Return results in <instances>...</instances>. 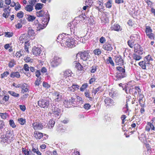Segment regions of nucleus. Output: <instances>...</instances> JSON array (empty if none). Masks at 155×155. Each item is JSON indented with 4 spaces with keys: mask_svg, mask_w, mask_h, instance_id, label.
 Here are the masks:
<instances>
[{
    "mask_svg": "<svg viewBox=\"0 0 155 155\" xmlns=\"http://www.w3.org/2000/svg\"><path fill=\"white\" fill-rule=\"evenodd\" d=\"M80 56L81 59L84 61H86L88 60L90 57L89 53L87 51H84L82 52H80L77 54L76 57Z\"/></svg>",
    "mask_w": 155,
    "mask_h": 155,
    "instance_id": "423d86ee",
    "label": "nucleus"
},
{
    "mask_svg": "<svg viewBox=\"0 0 155 155\" xmlns=\"http://www.w3.org/2000/svg\"><path fill=\"white\" fill-rule=\"evenodd\" d=\"M27 16L28 17L26 19L28 21L32 22L35 20L36 18L35 17L34 15H28Z\"/></svg>",
    "mask_w": 155,
    "mask_h": 155,
    "instance_id": "7c9ffc66",
    "label": "nucleus"
},
{
    "mask_svg": "<svg viewBox=\"0 0 155 155\" xmlns=\"http://www.w3.org/2000/svg\"><path fill=\"white\" fill-rule=\"evenodd\" d=\"M123 89L124 90L126 93L127 94H130V92H129V89H128V87L124 85V86H122Z\"/></svg>",
    "mask_w": 155,
    "mask_h": 155,
    "instance_id": "5fc2aeb1",
    "label": "nucleus"
},
{
    "mask_svg": "<svg viewBox=\"0 0 155 155\" xmlns=\"http://www.w3.org/2000/svg\"><path fill=\"white\" fill-rule=\"evenodd\" d=\"M134 51L135 53L141 55L143 52V48L138 44H135L134 47Z\"/></svg>",
    "mask_w": 155,
    "mask_h": 155,
    "instance_id": "9d476101",
    "label": "nucleus"
},
{
    "mask_svg": "<svg viewBox=\"0 0 155 155\" xmlns=\"http://www.w3.org/2000/svg\"><path fill=\"white\" fill-rule=\"evenodd\" d=\"M13 35V33L12 32H7L5 33V36L7 37H11Z\"/></svg>",
    "mask_w": 155,
    "mask_h": 155,
    "instance_id": "13d9d810",
    "label": "nucleus"
},
{
    "mask_svg": "<svg viewBox=\"0 0 155 155\" xmlns=\"http://www.w3.org/2000/svg\"><path fill=\"white\" fill-rule=\"evenodd\" d=\"M138 37V35L136 34L130 36V39L134 41L137 40Z\"/></svg>",
    "mask_w": 155,
    "mask_h": 155,
    "instance_id": "49530a36",
    "label": "nucleus"
},
{
    "mask_svg": "<svg viewBox=\"0 0 155 155\" xmlns=\"http://www.w3.org/2000/svg\"><path fill=\"white\" fill-rule=\"evenodd\" d=\"M97 66L96 65L92 66L91 67V72L92 73H94L96 71L97 69Z\"/></svg>",
    "mask_w": 155,
    "mask_h": 155,
    "instance_id": "6e6d98bb",
    "label": "nucleus"
},
{
    "mask_svg": "<svg viewBox=\"0 0 155 155\" xmlns=\"http://www.w3.org/2000/svg\"><path fill=\"white\" fill-rule=\"evenodd\" d=\"M88 86V85L86 83L84 84L80 88V90L81 91H83Z\"/></svg>",
    "mask_w": 155,
    "mask_h": 155,
    "instance_id": "603ef678",
    "label": "nucleus"
},
{
    "mask_svg": "<svg viewBox=\"0 0 155 155\" xmlns=\"http://www.w3.org/2000/svg\"><path fill=\"white\" fill-rule=\"evenodd\" d=\"M51 107H50V111L49 112V114H53L57 116H59L61 113V110L58 107H56L54 105H51Z\"/></svg>",
    "mask_w": 155,
    "mask_h": 155,
    "instance_id": "39448f33",
    "label": "nucleus"
},
{
    "mask_svg": "<svg viewBox=\"0 0 155 155\" xmlns=\"http://www.w3.org/2000/svg\"><path fill=\"white\" fill-rule=\"evenodd\" d=\"M29 67L27 64H25L23 66L24 69L26 71H29Z\"/></svg>",
    "mask_w": 155,
    "mask_h": 155,
    "instance_id": "e2e57ef3",
    "label": "nucleus"
},
{
    "mask_svg": "<svg viewBox=\"0 0 155 155\" xmlns=\"http://www.w3.org/2000/svg\"><path fill=\"white\" fill-rule=\"evenodd\" d=\"M146 130L147 131H149L150 130H154L155 128L153 125L150 122H147V125L146 127Z\"/></svg>",
    "mask_w": 155,
    "mask_h": 155,
    "instance_id": "f3484780",
    "label": "nucleus"
},
{
    "mask_svg": "<svg viewBox=\"0 0 155 155\" xmlns=\"http://www.w3.org/2000/svg\"><path fill=\"white\" fill-rule=\"evenodd\" d=\"M137 54L135 53L133 54V59L136 61L140 60L142 58V57L140 55H138Z\"/></svg>",
    "mask_w": 155,
    "mask_h": 155,
    "instance_id": "f704fd0d",
    "label": "nucleus"
},
{
    "mask_svg": "<svg viewBox=\"0 0 155 155\" xmlns=\"http://www.w3.org/2000/svg\"><path fill=\"white\" fill-rule=\"evenodd\" d=\"M66 35L67 34L64 33L61 34V35H60L58 36L56 40L57 41L61 44L62 45L63 44V45H64V42L65 39H66L67 42H68V41H69V39H66Z\"/></svg>",
    "mask_w": 155,
    "mask_h": 155,
    "instance_id": "0eeeda50",
    "label": "nucleus"
},
{
    "mask_svg": "<svg viewBox=\"0 0 155 155\" xmlns=\"http://www.w3.org/2000/svg\"><path fill=\"white\" fill-rule=\"evenodd\" d=\"M12 133L11 130H8L6 132L5 136L1 135V136L0 137L1 141L6 144H9L13 141L14 138Z\"/></svg>",
    "mask_w": 155,
    "mask_h": 155,
    "instance_id": "f257e3e1",
    "label": "nucleus"
},
{
    "mask_svg": "<svg viewBox=\"0 0 155 155\" xmlns=\"http://www.w3.org/2000/svg\"><path fill=\"white\" fill-rule=\"evenodd\" d=\"M93 53L95 55H99L101 53V51L100 49H96L93 51Z\"/></svg>",
    "mask_w": 155,
    "mask_h": 155,
    "instance_id": "37998d69",
    "label": "nucleus"
},
{
    "mask_svg": "<svg viewBox=\"0 0 155 155\" xmlns=\"http://www.w3.org/2000/svg\"><path fill=\"white\" fill-rule=\"evenodd\" d=\"M115 62L117 65H122L124 64V61L121 57L120 55L114 56Z\"/></svg>",
    "mask_w": 155,
    "mask_h": 155,
    "instance_id": "9b49d317",
    "label": "nucleus"
},
{
    "mask_svg": "<svg viewBox=\"0 0 155 155\" xmlns=\"http://www.w3.org/2000/svg\"><path fill=\"white\" fill-rule=\"evenodd\" d=\"M116 69L117 70L116 74L115 75L114 79L116 81L120 80L123 78H125L127 76L125 72V69L120 66L116 67Z\"/></svg>",
    "mask_w": 155,
    "mask_h": 155,
    "instance_id": "f03ea898",
    "label": "nucleus"
},
{
    "mask_svg": "<svg viewBox=\"0 0 155 155\" xmlns=\"http://www.w3.org/2000/svg\"><path fill=\"white\" fill-rule=\"evenodd\" d=\"M73 73L70 70H67L63 72V76L64 78H66L71 77Z\"/></svg>",
    "mask_w": 155,
    "mask_h": 155,
    "instance_id": "2eb2a0df",
    "label": "nucleus"
},
{
    "mask_svg": "<svg viewBox=\"0 0 155 155\" xmlns=\"http://www.w3.org/2000/svg\"><path fill=\"white\" fill-rule=\"evenodd\" d=\"M145 63H146L144 61H142L139 63V64L143 69H145L147 67H149Z\"/></svg>",
    "mask_w": 155,
    "mask_h": 155,
    "instance_id": "2f4dec72",
    "label": "nucleus"
},
{
    "mask_svg": "<svg viewBox=\"0 0 155 155\" xmlns=\"http://www.w3.org/2000/svg\"><path fill=\"white\" fill-rule=\"evenodd\" d=\"M84 95L85 97L89 98L90 101H92V98L90 96V92L88 91H86L84 93Z\"/></svg>",
    "mask_w": 155,
    "mask_h": 155,
    "instance_id": "8fccbe9b",
    "label": "nucleus"
},
{
    "mask_svg": "<svg viewBox=\"0 0 155 155\" xmlns=\"http://www.w3.org/2000/svg\"><path fill=\"white\" fill-rule=\"evenodd\" d=\"M44 6V4L40 3H37L35 6V9L38 10L42 9Z\"/></svg>",
    "mask_w": 155,
    "mask_h": 155,
    "instance_id": "c85d7f7f",
    "label": "nucleus"
},
{
    "mask_svg": "<svg viewBox=\"0 0 155 155\" xmlns=\"http://www.w3.org/2000/svg\"><path fill=\"white\" fill-rule=\"evenodd\" d=\"M28 34L30 36H34L35 35L34 31L33 29H29L28 31Z\"/></svg>",
    "mask_w": 155,
    "mask_h": 155,
    "instance_id": "4d7b16f0",
    "label": "nucleus"
},
{
    "mask_svg": "<svg viewBox=\"0 0 155 155\" xmlns=\"http://www.w3.org/2000/svg\"><path fill=\"white\" fill-rule=\"evenodd\" d=\"M49 94L52 95L53 99L56 101H60L61 99L62 95L58 92L51 93Z\"/></svg>",
    "mask_w": 155,
    "mask_h": 155,
    "instance_id": "1a4fd4ad",
    "label": "nucleus"
},
{
    "mask_svg": "<svg viewBox=\"0 0 155 155\" xmlns=\"http://www.w3.org/2000/svg\"><path fill=\"white\" fill-rule=\"evenodd\" d=\"M25 60L26 62H32V59L30 58L29 57H25Z\"/></svg>",
    "mask_w": 155,
    "mask_h": 155,
    "instance_id": "0e129e2a",
    "label": "nucleus"
},
{
    "mask_svg": "<svg viewBox=\"0 0 155 155\" xmlns=\"http://www.w3.org/2000/svg\"><path fill=\"white\" fill-rule=\"evenodd\" d=\"M9 74V73L8 71H6L4 72L3 74H1V78H3L5 77H6Z\"/></svg>",
    "mask_w": 155,
    "mask_h": 155,
    "instance_id": "052dcab7",
    "label": "nucleus"
},
{
    "mask_svg": "<svg viewBox=\"0 0 155 155\" xmlns=\"http://www.w3.org/2000/svg\"><path fill=\"white\" fill-rule=\"evenodd\" d=\"M110 28L111 30L117 31L121 30V28L120 27L118 24H115L112 25L111 27Z\"/></svg>",
    "mask_w": 155,
    "mask_h": 155,
    "instance_id": "412c9836",
    "label": "nucleus"
},
{
    "mask_svg": "<svg viewBox=\"0 0 155 155\" xmlns=\"http://www.w3.org/2000/svg\"><path fill=\"white\" fill-rule=\"evenodd\" d=\"M21 6L19 3L17 2L16 3V5H15V9L16 11H18L19 10V9L21 8Z\"/></svg>",
    "mask_w": 155,
    "mask_h": 155,
    "instance_id": "680f3d73",
    "label": "nucleus"
},
{
    "mask_svg": "<svg viewBox=\"0 0 155 155\" xmlns=\"http://www.w3.org/2000/svg\"><path fill=\"white\" fill-rule=\"evenodd\" d=\"M30 151L34 153H36L38 155H41V153L39 151L37 148H35L33 147L31 150H30Z\"/></svg>",
    "mask_w": 155,
    "mask_h": 155,
    "instance_id": "e433bc0d",
    "label": "nucleus"
},
{
    "mask_svg": "<svg viewBox=\"0 0 155 155\" xmlns=\"http://www.w3.org/2000/svg\"><path fill=\"white\" fill-rule=\"evenodd\" d=\"M15 64V61L14 60H12L9 61L8 66L9 68H11L13 67Z\"/></svg>",
    "mask_w": 155,
    "mask_h": 155,
    "instance_id": "c03bdc74",
    "label": "nucleus"
},
{
    "mask_svg": "<svg viewBox=\"0 0 155 155\" xmlns=\"http://www.w3.org/2000/svg\"><path fill=\"white\" fill-rule=\"evenodd\" d=\"M36 15L38 17H42L44 16L45 12L43 10H41L40 11H37L36 12Z\"/></svg>",
    "mask_w": 155,
    "mask_h": 155,
    "instance_id": "a878e982",
    "label": "nucleus"
},
{
    "mask_svg": "<svg viewBox=\"0 0 155 155\" xmlns=\"http://www.w3.org/2000/svg\"><path fill=\"white\" fill-rule=\"evenodd\" d=\"M103 48L105 50L111 51L113 49V47L111 44L106 43L103 46Z\"/></svg>",
    "mask_w": 155,
    "mask_h": 155,
    "instance_id": "aec40b11",
    "label": "nucleus"
},
{
    "mask_svg": "<svg viewBox=\"0 0 155 155\" xmlns=\"http://www.w3.org/2000/svg\"><path fill=\"white\" fill-rule=\"evenodd\" d=\"M10 77L12 78H19L20 75L18 72H13L11 74Z\"/></svg>",
    "mask_w": 155,
    "mask_h": 155,
    "instance_id": "393cba45",
    "label": "nucleus"
},
{
    "mask_svg": "<svg viewBox=\"0 0 155 155\" xmlns=\"http://www.w3.org/2000/svg\"><path fill=\"white\" fill-rule=\"evenodd\" d=\"M41 77L37 78L35 83V86H38L40 85L41 82Z\"/></svg>",
    "mask_w": 155,
    "mask_h": 155,
    "instance_id": "de8ad7c7",
    "label": "nucleus"
},
{
    "mask_svg": "<svg viewBox=\"0 0 155 155\" xmlns=\"http://www.w3.org/2000/svg\"><path fill=\"white\" fill-rule=\"evenodd\" d=\"M128 87L129 89V92H130V94H131L133 92H134V91L135 90H137L138 92L140 91V88L138 86L135 87L134 88L133 87Z\"/></svg>",
    "mask_w": 155,
    "mask_h": 155,
    "instance_id": "b1692460",
    "label": "nucleus"
},
{
    "mask_svg": "<svg viewBox=\"0 0 155 155\" xmlns=\"http://www.w3.org/2000/svg\"><path fill=\"white\" fill-rule=\"evenodd\" d=\"M146 36L151 40H154L155 35L152 32L148 34Z\"/></svg>",
    "mask_w": 155,
    "mask_h": 155,
    "instance_id": "a19ab883",
    "label": "nucleus"
},
{
    "mask_svg": "<svg viewBox=\"0 0 155 155\" xmlns=\"http://www.w3.org/2000/svg\"><path fill=\"white\" fill-rule=\"evenodd\" d=\"M34 135L36 139H41L43 136L42 133L39 132L37 133V132L36 133H34Z\"/></svg>",
    "mask_w": 155,
    "mask_h": 155,
    "instance_id": "72a5a7b5",
    "label": "nucleus"
},
{
    "mask_svg": "<svg viewBox=\"0 0 155 155\" xmlns=\"http://www.w3.org/2000/svg\"><path fill=\"white\" fill-rule=\"evenodd\" d=\"M112 0H109L105 4L106 8H111L112 6Z\"/></svg>",
    "mask_w": 155,
    "mask_h": 155,
    "instance_id": "58836bf2",
    "label": "nucleus"
},
{
    "mask_svg": "<svg viewBox=\"0 0 155 155\" xmlns=\"http://www.w3.org/2000/svg\"><path fill=\"white\" fill-rule=\"evenodd\" d=\"M103 91V90L101 88V87H99L96 89H93L92 91V93L94 94V95H95L97 92H102Z\"/></svg>",
    "mask_w": 155,
    "mask_h": 155,
    "instance_id": "c756f323",
    "label": "nucleus"
},
{
    "mask_svg": "<svg viewBox=\"0 0 155 155\" xmlns=\"http://www.w3.org/2000/svg\"><path fill=\"white\" fill-rule=\"evenodd\" d=\"M29 46V43L28 42H26L25 43V51L28 52V47Z\"/></svg>",
    "mask_w": 155,
    "mask_h": 155,
    "instance_id": "bf43d9fd",
    "label": "nucleus"
},
{
    "mask_svg": "<svg viewBox=\"0 0 155 155\" xmlns=\"http://www.w3.org/2000/svg\"><path fill=\"white\" fill-rule=\"evenodd\" d=\"M24 13L22 11H20L17 14V17L19 18H22L23 17Z\"/></svg>",
    "mask_w": 155,
    "mask_h": 155,
    "instance_id": "864d4df0",
    "label": "nucleus"
},
{
    "mask_svg": "<svg viewBox=\"0 0 155 155\" xmlns=\"http://www.w3.org/2000/svg\"><path fill=\"white\" fill-rule=\"evenodd\" d=\"M152 30L149 26H146L145 32L146 33V35L152 32Z\"/></svg>",
    "mask_w": 155,
    "mask_h": 155,
    "instance_id": "c9c22d12",
    "label": "nucleus"
},
{
    "mask_svg": "<svg viewBox=\"0 0 155 155\" xmlns=\"http://www.w3.org/2000/svg\"><path fill=\"white\" fill-rule=\"evenodd\" d=\"M62 62L61 57L58 56H55L50 60V66L52 68H55L60 64Z\"/></svg>",
    "mask_w": 155,
    "mask_h": 155,
    "instance_id": "7ed1b4c3",
    "label": "nucleus"
},
{
    "mask_svg": "<svg viewBox=\"0 0 155 155\" xmlns=\"http://www.w3.org/2000/svg\"><path fill=\"white\" fill-rule=\"evenodd\" d=\"M72 26V24L71 23H69L68 24V28H69L70 29H71V31L72 32L73 31L72 30H73V33H75V32H76V33L77 34H78L79 33L78 32H77V30L76 29V28H75V27L76 26L75 25H74V28L73 29V28H72V29H71V26Z\"/></svg>",
    "mask_w": 155,
    "mask_h": 155,
    "instance_id": "bb28decb",
    "label": "nucleus"
},
{
    "mask_svg": "<svg viewBox=\"0 0 155 155\" xmlns=\"http://www.w3.org/2000/svg\"><path fill=\"white\" fill-rule=\"evenodd\" d=\"M73 65L75 68H77L79 70H82L83 68V66L79 62H77L76 61H74L73 63Z\"/></svg>",
    "mask_w": 155,
    "mask_h": 155,
    "instance_id": "6ab92c4d",
    "label": "nucleus"
},
{
    "mask_svg": "<svg viewBox=\"0 0 155 155\" xmlns=\"http://www.w3.org/2000/svg\"><path fill=\"white\" fill-rule=\"evenodd\" d=\"M134 41L131 40H129L127 42L128 45L131 48H132L134 46Z\"/></svg>",
    "mask_w": 155,
    "mask_h": 155,
    "instance_id": "a18cd8bd",
    "label": "nucleus"
},
{
    "mask_svg": "<svg viewBox=\"0 0 155 155\" xmlns=\"http://www.w3.org/2000/svg\"><path fill=\"white\" fill-rule=\"evenodd\" d=\"M38 105L41 107L48 108V102L45 100L39 101L38 102Z\"/></svg>",
    "mask_w": 155,
    "mask_h": 155,
    "instance_id": "f8f14e48",
    "label": "nucleus"
},
{
    "mask_svg": "<svg viewBox=\"0 0 155 155\" xmlns=\"http://www.w3.org/2000/svg\"><path fill=\"white\" fill-rule=\"evenodd\" d=\"M64 106L67 107H70L71 105V103L70 102V100H65L63 102Z\"/></svg>",
    "mask_w": 155,
    "mask_h": 155,
    "instance_id": "4c0bfd02",
    "label": "nucleus"
},
{
    "mask_svg": "<svg viewBox=\"0 0 155 155\" xmlns=\"http://www.w3.org/2000/svg\"><path fill=\"white\" fill-rule=\"evenodd\" d=\"M27 35L26 34L22 35L19 37V41L20 43H26L28 41H27V38L26 37Z\"/></svg>",
    "mask_w": 155,
    "mask_h": 155,
    "instance_id": "a211bd4d",
    "label": "nucleus"
},
{
    "mask_svg": "<svg viewBox=\"0 0 155 155\" xmlns=\"http://www.w3.org/2000/svg\"><path fill=\"white\" fill-rule=\"evenodd\" d=\"M8 93L14 97H18L19 96V94L13 91H8Z\"/></svg>",
    "mask_w": 155,
    "mask_h": 155,
    "instance_id": "ea45409f",
    "label": "nucleus"
},
{
    "mask_svg": "<svg viewBox=\"0 0 155 155\" xmlns=\"http://www.w3.org/2000/svg\"><path fill=\"white\" fill-rule=\"evenodd\" d=\"M91 107L90 105L89 104H85L84 106V108L87 110L89 109Z\"/></svg>",
    "mask_w": 155,
    "mask_h": 155,
    "instance_id": "69168bd1",
    "label": "nucleus"
},
{
    "mask_svg": "<svg viewBox=\"0 0 155 155\" xmlns=\"http://www.w3.org/2000/svg\"><path fill=\"white\" fill-rule=\"evenodd\" d=\"M106 62L107 64H110L112 66H114V61L110 57H109L106 60Z\"/></svg>",
    "mask_w": 155,
    "mask_h": 155,
    "instance_id": "cd10ccee",
    "label": "nucleus"
},
{
    "mask_svg": "<svg viewBox=\"0 0 155 155\" xmlns=\"http://www.w3.org/2000/svg\"><path fill=\"white\" fill-rule=\"evenodd\" d=\"M66 39H69V41H68L67 42L66 40L65 39L64 42V45L65 44L68 47L70 48H72L75 47L76 45L77 44V41L75 40L74 38L71 37L68 34L66 35Z\"/></svg>",
    "mask_w": 155,
    "mask_h": 155,
    "instance_id": "20e7f679",
    "label": "nucleus"
},
{
    "mask_svg": "<svg viewBox=\"0 0 155 155\" xmlns=\"http://www.w3.org/2000/svg\"><path fill=\"white\" fill-rule=\"evenodd\" d=\"M41 51L39 48L35 46L33 47L32 49V52L35 55H39L41 54Z\"/></svg>",
    "mask_w": 155,
    "mask_h": 155,
    "instance_id": "4468645a",
    "label": "nucleus"
},
{
    "mask_svg": "<svg viewBox=\"0 0 155 155\" xmlns=\"http://www.w3.org/2000/svg\"><path fill=\"white\" fill-rule=\"evenodd\" d=\"M153 59L151 58V56L150 55H148L146 56L144 58V61H145V63L147 65L149 66L150 64V61H152Z\"/></svg>",
    "mask_w": 155,
    "mask_h": 155,
    "instance_id": "5701e85b",
    "label": "nucleus"
},
{
    "mask_svg": "<svg viewBox=\"0 0 155 155\" xmlns=\"http://www.w3.org/2000/svg\"><path fill=\"white\" fill-rule=\"evenodd\" d=\"M18 122L21 125L24 124L26 122L25 119L22 118H20L18 119Z\"/></svg>",
    "mask_w": 155,
    "mask_h": 155,
    "instance_id": "79ce46f5",
    "label": "nucleus"
},
{
    "mask_svg": "<svg viewBox=\"0 0 155 155\" xmlns=\"http://www.w3.org/2000/svg\"><path fill=\"white\" fill-rule=\"evenodd\" d=\"M41 75L40 71L39 70H37L35 71V75L38 78H40L39 76Z\"/></svg>",
    "mask_w": 155,
    "mask_h": 155,
    "instance_id": "774afa93",
    "label": "nucleus"
},
{
    "mask_svg": "<svg viewBox=\"0 0 155 155\" xmlns=\"http://www.w3.org/2000/svg\"><path fill=\"white\" fill-rule=\"evenodd\" d=\"M0 116L2 118L5 119L7 117V114L6 113H0Z\"/></svg>",
    "mask_w": 155,
    "mask_h": 155,
    "instance_id": "338daca9",
    "label": "nucleus"
},
{
    "mask_svg": "<svg viewBox=\"0 0 155 155\" xmlns=\"http://www.w3.org/2000/svg\"><path fill=\"white\" fill-rule=\"evenodd\" d=\"M45 20L46 21L44 18V20L42 21V24H38L37 27V31H40L41 30L43 29L46 26L48 23V18H46Z\"/></svg>",
    "mask_w": 155,
    "mask_h": 155,
    "instance_id": "6e6552de",
    "label": "nucleus"
},
{
    "mask_svg": "<svg viewBox=\"0 0 155 155\" xmlns=\"http://www.w3.org/2000/svg\"><path fill=\"white\" fill-rule=\"evenodd\" d=\"M9 7L5 8L4 9V12L3 14V16L6 18L8 17L9 15L10 12V9H9Z\"/></svg>",
    "mask_w": 155,
    "mask_h": 155,
    "instance_id": "4be33fe9",
    "label": "nucleus"
},
{
    "mask_svg": "<svg viewBox=\"0 0 155 155\" xmlns=\"http://www.w3.org/2000/svg\"><path fill=\"white\" fill-rule=\"evenodd\" d=\"M32 125L34 129L35 130H41L42 128V124L38 122H34Z\"/></svg>",
    "mask_w": 155,
    "mask_h": 155,
    "instance_id": "dca6fc26",
    "label": "nucleus"
},
{
    "mask_svg": "<svg viewBox=\"0 0 155 155\" xmlns=\"http://www.w3.org/2000/svg\"><path fill=\"white\" fill-rule=\"evenodd\" d=\"M105 105V106H111L114 105V102L113 100L110 98H106L104 100Z\"/></svg>",
    "mask_w": 155,
    "mask_h": 155,
    "instance_id": "ddd939ff",
    "label": "nucleus"
},
{
    "mask_svg": "<svg viewBox=\"0 0 155 155\" xmlns=\"http://www.w3.org/2000/svg\"><path fill=\"white\" fill-rule=\"evenodd\" d=\"M25 10L27 12H30L33 10V6L31 5H27L25 8Z\"/></svg>",
    "mask_w": 155,
    "mask_h": 155,
    "instance_id": "473e14b6",
    "label": "nucleus"
},
{
    "mask_svg": "<svg viewBox=\"0 0 155 155\" xmlns=\"http://www.w3.org/2000/svg\"><path fill=\"white\" fill-rule=\"evenodd\" d=\"M55 123V121L54 119H51L49 121V124L50 125L51 128L54 126Z\"/></svg>",
    "mask_w": 155,
    "mask_h": 155,
    "instance_id": "3c124183",
    "label": "nucleus"
},
{
    "mask_svg": "<svg viewBox=\"0 0 155 155\" xmlns=\"http://www.w3.org/2000/svg\"><path fill=\"white\" fill-rule=\"evenodd\" d=\"M9 124L10 126L13 128H15L16 127L14 121L12 120H11L9 121Z\"/></svg>",
    "mask_w": 155,
    "mask_h": 155,
    "instance_id": "09e8293b",
    "label": "nucleus"
}]
</instances>
